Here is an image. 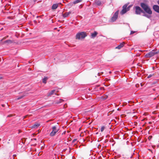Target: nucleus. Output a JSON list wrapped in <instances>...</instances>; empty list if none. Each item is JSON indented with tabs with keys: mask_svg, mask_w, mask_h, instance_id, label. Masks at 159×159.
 Wrapping results in <instances>:
<instances>
[{
	"mask_svg": "<svg viewBox=\"0 0 159 159\" xmlns=\"http://www.w3.org/2000/svg\"><path fill=\"white\" fill-rule=\"evenodd\" d=\"M58 129L55 126H54L52 127V131L50 133V135L52 136H54L55 134L58 131Z\"/></svg>",
	"mask_w": 159,
	"mask_h": 159,
	"instance_id": "nucleus-6",
	"label": "nucleus"
},
{
	"mask_svg": "<svg viewBox=\"0 0 159 159\" xmlns=\"http://www.w3.org/2000/svg\"><path fill=\"white\" fill-rule=\"evenodd\" d=\"M96 3L98 5H100L101 4V2H96Z\"/></svg>",
	"mask_w": 159,
	"mask_h": 159,
	"instance_id": "nucleus-21",
	"label": "nucleus"
},
{
	"mask_svg": "<svg viewBox=\"0 0 159 159\" xmlns=\"http://www.w3.org/2000/svg\"><path fill=\"white\" fill-rule=\"evenodd\" d=\"M39 125H40L39 124H38V123L35 124L32 126V128H35L36 127H37L39 126Z\"/></svg>",
	"mask_w": 159,
	"mask_h": 159,
	"instance_id": "nucleus-16",
	"label": "nucleus"
},
{
	"mask_svg": "<svg viewBox=\"0 0 159 159\" xmlns=\"http://www.w3.org/2000/svg\"><path fill=\"white\" fill-rule=\"evenodd\" d=\"M23 97V96H21L20 97H18L17 98V100H19V99H20L22 97Z\"/></svg>",
	"mask_w": 159,
	"mask_h": 159,
	"instance_id": "nucleus-24",
	"label": "nucleus"
},
{
	"mask_svg": "<svg viewBox=\"0 0 159 159\" xmlns=\"http://www.w3.org/2000/svg\"><path fill=\"white\" fill-rule=\"evenodd\" d=\"M157 53V52L155 51L152 50L145 55V57L148 58H150L153 56L155 54Z\"/></svg>",
	"mask_w": 159,
	"mask_h": 159,
	"instance_id": "nucleus-7",
	"label": "nucleus"
},
{
	"mask_svg": "<svg viewBox=\"0 0 159 159\" xmlns=\"http://www.w3.org/2000/svg\"><path fill=\"white\" fill-rule=\"evenodd\" d=\"M134 33V32L133 31H132L131 32V34H132Z\"/></svg>",
	"mask_w": 159,
	"mask_h": 159,
	"instance_id": "nucleus-26",
	"label": "nucleus"
},
{
	"mask_svg": "<svg viewBox=\"0 0 159 159\" xmlns=\"http://www.w3.org/2000/svg\"><path fill=\"white\" fill-rule=\"evenodd\" d=\"M143 16H144L145 17H147L148 18H150V16H149V15H146V14L144 15Z\"/></svg>",
	"mask_w": 159,
	"mask_h": 159,
	"instance_id": "nucleus-22",
	"label": "nucleus"
},
{
	"mask_svg": "<svg viewBox=\"0 0 159 159\" xmlns=\"http://www.w3.org/2000/svg\"><path fill=\"white\" fill-rule=\"evenodd\" d=\"M124 44L125 43L124 42H123L122 43H120V45H118L117 47H116V48L120 49V48H121L122 47H123Z\"/></svg>",
	"mask_w": 159,
	"mask_h": 159,
	"instance_id": "nucleus-13",
	"label": "nucleus"
},
{
	"mask_svg": "<svg viewBox=\"0 0 159 159\" xmlns=\"http://www.w3.org/2000/svg\"><path fill=\"white\" fill-rule=\"evenodd\" d=\"M59 4V3L53 4L52 7V9L53 10L56 9L57 8Z\"/></svg>",
	"mask_w": 159,
	"mask_h": 159,
	"instance_id": "nucleus-14",
	"label": "nucleus"
},
{
	"mask_svg": "<svg viewBox=\"0 0 159 159\" xmlns=\"http://www.w3.org/2000/svg\"><path fill=\"white\" fill-rule=\"evenodd\" d=\"M71 13V11H70L68 12H66L63 14V16L64 17H66L70 15Z\"/></svg>",
	"mask_w": 159,
	"mask_h": 159,
	"instance_id": "nucleus-11",
	"label": "nucleus"
},
{
	"mask_svg": "<svg viewBox=\"0 0 159 159\" xmlns=\"http://www.w3.org/2000/svg\"><path fill=\"white\" fill-rule=\"evenodd\" d=\"M48 78L47 77H44L43 78V79L42 81L43 83H46V81L47 80Z\"/></svg>",
	"mask_w": 159,
	"mask_h": 159,
	"instance_id": "nucleus-18",
	"label": "nucleus"
},
{
	"mask_svg": "<svg viewBox=\"0 0 159 159\" xmlns=\"http://www.w3.org/2000/svg\"><path fill=\"white\" fill-rule=\"evenodd\" d=\"M140 6L146 12L150 15L152 14V11L149 7L147 4L144 3H140Z\"/></svg>",
	"mask_w": 159,
	"mask_h": 159,
	"instance_id": "nucleus-2",
	"label": "nucleus"
},
{
	"mask_svg": "<svg viewBox=\"0 0 159 159\" xmlns=\"http://www.w3.org/2000/svg\"><path fill=\"white\" fill-rule=\"evenodd\" d=\"M97 32H94L93 33L91 34V36L92 38H94L97 35Z\"/></svg>",
	"mask_w": 159,
	"mask_h": 159,
	"instance_id": "nucleus-15",
	"label": "nucleus"
},
{
	"mask_svg": "<svg viewBox=\"0 0 159 159\" xmlns=\"http://www.w3.org/2000/svg\"><path fill=\"white\" fill-rule=\"evenodd\" d=\"M140 6L146 12L150 15L152 14V11L149 7L147 4L144 3H140Z\"/></svg>",
	"mask_w": 159,
	"mask_h": 159,
	"instance_id": "nucleus-1",
	"label": "nucleus"
},
{
	"mask_svg": "<svg viewBox=\"0 0 159 159\" xmlns=\"http://www.w3.org/2000/svg\"><path fill=\"white\" fill-rule=\"evenodd\" d=\"M135 13L136 14H140L141 12H143L139 6L135 7Z\"/></svg>",
	"mask_w": 159,
	"mask_h": 159,
	"instance_id": "nucleus-9",
	"label": "nucleus"
},
{
	"mask_svg": "<svg viewBox=\"0 0 159 159\" xmlns=\"http://www.w3.org/2000/svg\"><path fill=\"white\" fill-rule=\"evenodd\" d=\"M118 15V11H116L114 14L113 16L111 19V20L112 22L115 21L117 18Z\"/></svg>",
	"mask_w": 159,
	"mask_h": 159,
	"instance_id": "nucleus-8",
	"label": "nucleus"
},
{
	"mask_svg": "<svg viewBox=\"0 0 159 159\" xmlns=\"http://www.w3.org/2000/svg\"><path fill=\"white\" fill-rule=\"evenodd\" d=\"M63 101V100L62 99H60L59 101H57L56 102V103L57 104H58L59 103Z\"/></svg>",
	"mask_w": 159,
	"mask_h": 159,
	"instance_id": "nucleus-19",
	"label": "nucleus"
},
{
	"mask_svg": "<svg viewBox=\"0 0 159 159\" xmlns=\"http://www.w3.org/2000/svg\"><path fill=\"white\" fill-rule=\"evenodd\" d=\"M140 6L146 12L150 15L152 14V11L149 7L147 4L144 3H140Z\"/></svg>",
	"mask_w": 159,
	"mask_h": 159,
	"instance_id": "nucleus-3",
	"label": "nucleus"
},
{
	"mask_svg": "<svg viewBox=\"0 0 159 159\" xmlns=\"http://www.w3.org/2000/svg\"><path fill=\"white\" fill-rule=\"evenodd\" d=\"M73 3H69V4H68V5L69 6H70V7H71L73 6Z\"/></svg>",
	"mask_w": 159,
	"mask_h": 159,
	"instance_id": "nucleus-23",
	"label": "nucleus"
},
{
	"mask_svg": "<svg viewBox=\"0 0 159 159\" xmlns=\"http://www.w3.org/2000/svg\"><path fill=\"white\" fill-rule=\"evenodd\" d=\"M127 4L124 5L123 7V9L120 12V14L121 15H123L125 14L127 11H129V10L130 7L129 6L127 8Z\"/></svg>",
	"mask_w": 159,
	"mask_h": 159,
	"instance_id": "nucleus-5",
	"label": "nucleus"
},
{
	"mask_svg": "<svg viewBox=\"0 0 159 159\" xmlns=\"http://www.w3.org/2000/svg\"><path fill=\"white\" fill-rule=\"evenodd\" d=\"M56 92L55 90H53L52 91H51L50 92H49L48 93V96H50L54 94H56Z\"/></svg>",
	"mask_w": 159,
	"mask_h": 159,
	"instance_id": "nucleus-12",
	"label": "nucleus"
},
{
	"mask_svg": "<svg viewBox=\"0 0 159 159\" xmlns=\"http://www.w3.org/2000/svg\"><path fill=\"white\" fill-rule=\"evenodd\" d=\"M2 78V77L1 76H0V79H1Z\"/></svg>",
	"mask_w": 159,
	"mask_h": 159,
	"instance_id": "nucleus-28",
	"label": "nucleus"
},
{
	"mask_svg": "<svg viewBox=\"0 0 159 159\" xmlns=\"http://www.w3.org/2000/svg\"><path fill=\"white\" fill-rule=\"evenodd\" d=\"M152 75H149L148 76V78H150L151 77H152Z\"/></svg>",
	"mask_w": 159,
	"mask_h": 159,
	"instance_id": "nucleus-25",
	"label": "nucleus"
},
{
	"mask_svg": "<svg viewBox=\"0 0 159 159\" xmlns=\"http://www.w3.org/2000/svg\"><path fill=\"white\" fill-rule=\"evenodd\" d=\"M157 3L159 5V0L158 1H157Z\"/></svg>",
	"mask_w": 159,
	"mask_h": 159,
	"instance_id": "nucleus-27",
	"label": "nucleus"
},
{
	"mask_svg": "<svg viewBox=\"0 0 159 159\" xmlns=\"http://www.w3.org/2000/svg\"><path fill=\"white\" fill-rule=\"evenodd\" d=\"M82 0H76L73 2V4H74L81 2Z\"/></svg>",
	"mask_w": 159,
	"mask_h": 159,
	"instance_id": "nucleus-17",
	"label": "nucleus"
},
{
	"mask_svg": "<svg viewBox=\"0 0 159 159\" xmlns=\"http://www.w3.org/2000/svg\"><path fill=\"white\" fill-rule=\"evenodd\" d=\"M153 10L156 12L159 13V6L157 5H154L153 7Z\"/></svg>",
	"mask_w": 159,
	"mask_h": 159,
	"instance_id": "nucleus-10",
	"label": "nucleus"
},
{
	"mask_svg": "<svg viewBox=\"0 0 159 159\" xmlns=\"http://www.w3.org/2000/svg\"><path fill=\"white\" fill-rule=\"evenodd\" d=\"M87 36L86 33L84 32H81L77 33L76 35V39H84Z\"/></svg>",
	"mask_w": 159,
	"mask_h": 159,
	"instance_id": "nucleus-4",
	"label": "nucleus"
},
{
	"mask_svg": "<svg viewBox=\"0 0 159 159\" xmlns=\"http://www.w3.org/2000/svg\"><path fill=\"white\" fill-rule=\"evenodd\" d=\"M105 128V127L104 126H102L101 127V129H100L101 131V132H102L103 131V130H104Z\"/></svg>",
	"mask_w": 159,
	"mask_h": 159,
	"instance_id": "nucleus-20",
	"label": "nucleus"
}]
</instances>
